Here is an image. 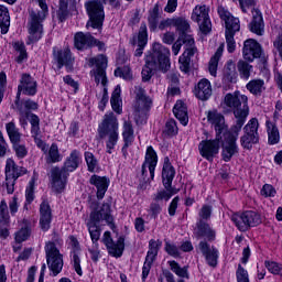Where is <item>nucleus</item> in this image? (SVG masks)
<instances>
[{
  "label": "nucleus",
  "mask_w": 282,
  "mask_h": 282,
  "mask_svg": "<svg viewBox=\"0 0 282 282\" xmlns=\"http://www.w3.org/2000/svg\"><path fill=\"white\" fill-rule=\"evenodd\" d=\"M171 51L161 43H154L152 53L147 55L145 65L142 68L141 75L143 83H149L153 78L154 72H163L166 74L171 68Z\"/></svg>",
  "instance_id": "nucleus-1"
},
{
  "label": "nucleus",
  "mask_w": 282,
  "mask_h": 282,
  "mask_svg": "<svg viewBox=\"0 0 282 282\" xmlns=\"http://www.w3.org/2000/svg\"><path fill=\"white\" fill-rule=\"evenodd\" d=\"M80 162H83V155L80 154V151L73 150L66 158L62 169L54 167L51 171L52 186L56 193H63V191H65V185L67 184V177H69V173H74V171L80 166Z\"/></svg>",
  "instance_id": "nucleus-2"
},
{
  "label": "nucleus",
  "mask_w": 282,
  "mask_h": 282,
  "mask_svg": "<svg viewBox=\"0 0 282 282\" xmlns=\"http://www.w3.org/2000/svg\"><path fill=\"white\" fill-rule=\"evenodd\" d=\"M63 238L57 232L52 234L51 240L45 242V254L48 270L52 272L51 276H58L63 272Z\"/></svg>",
  "instance_id": "nucleus-3"
},
{
  "label": "nucleus",
  "mask_w": 282,
  "mask_h": 282,
  "mask_svg": "<svg viewBox=\"0 0 282 282\" xmlns=\"http://www.w3.org/2000/svg\"><path fill=\"white\" fill-rule=\"evenodd\" d=\"M119 129L118 117L113 112H107L97 129L99 138L106 140L107 153L111 154L112 150L116 149L120 138Z\"/></svg>",
  "instance_id": "nucleus-4"
},
{
  "label": "nucleus",
  "mask_w": 282,
  "mask_h": 282,
  "mask_svg": "<svg viewBox=\"0 0 282 282\" xmlns=\"http://www.w3.org/2000/svg\"><path fill=\"white\" fill-rule=\"evenodd\" d=\"M39 3L41 10L29 11V21H28V32H29V42L36 43L43 39V21L47 19L50 10L47 9V2L45 0H32Z\"/></svg>",
  "instance_id": "nucleus-5"
},
{
  "label": "nucleus",
  "mask_w": 282,
  "mask_h": 282,
  "mask_svg": "<svg viewBox=\"0 0 282 282\" xmlns=\"http://www.w3.org/2000/svg\"><path fill=\"white\" fill-rule=\"evenodd\" d=\"M95 68L90 72L91 76H95V83L104 86V94L99 101L100 111H105V107L109 102V93L107 91V57L105 55H98L88 59V67Z\"/></svg>",
  "instance_id": "nucleus-6"
},
{
  "label": "nucleus",
  "mask_w": 282,
  "mask_h": 282,
  "mask_svg": "<svg viewBox=\"0 0 282 282\" xmlns=\"http://www.w3.org/2000/svg\"><path fill=\"white\" fill-rule=\"evenodd\" d=\"M182 45H185V51L180 57L178 63L181 65V70L185 72L186 74L191 69V57L195 56V52H197V48H195V39H193V35L178 36L177 41L172 46L174 56L180 54Z\"/></svg>",
  "instance_id": "nucleus-7"
},
{
  "label": "nucleus",
  "mask_w": 282,
  "mask_h": 282,
  "mask_svg": "<svg viewBox=\"0 0 282 282\" xmlns=\"http://www.w3.org/2000/svg\"><path fill=\"white\" fill-rule=\"evenodd\" d=\"M221 107L226 113L232 112L234 116H248L250 113L248 96L239 91L225 95Z\"/></svg>",
  "instance_id": "nucleus-8"
},
{
  "label": "nucleus",
  "mask_w": 282,
  "mask_h": 282,
  "mask_svg": "<svg viewBox=\"0 0 282 282\" xmlns=\"http://www.w3.org/2000/svg\"><path fill=\"white\" fill-rule=\"evenodd\" d=\"M218 14L223 21H225L226 25V43L227 51L229 54H232L235 50H237V42H235V34L241 30V24L238 18L232 17L231 13L226 10L224 7H218Z\"/></svg>",
  "instance_id": "nucleus-9"
},
{
  "label": "nucleus",
  "mask_w": 282,
  "mask_h": 282,
  "mask_svg": "<svg viewBox=\"0 0 282 282\" xmlns=\"http://www.w3.org/2000/svg\"><path fill=\"white\" fill-rule=\"evenodd\" d=\"M137 105L134 107V120L137 124H147L149 118V110L153 100L151 97L147 96V90L141 86L134 87Z\"/></svg>",
  "instance_id": "nucleus-10"
},
{
  "label": "nucleus",
  "mask_w": 282,
  "mask_h": 282,
  "mask_svg": "<svg viewBox=\"0 0 282 282\" xmlns=\"http://www.w3.org/2000/svg\"><path fill=\"white\" fill-rule=\"evenodd\" d=\"M89 20L86 24L87 30L93 28L94 30H102V23H105V7L102 2L98 0H91L85 3Z\"/></svg>",
  "instance_id": "nucleus-11"
},
{
  "label": "nucleus",
  "mask_w": 282,
  "mask_h": 282,
  "mask_svg": "<svg viewBox=\"0 0 282 282\" xmlns=\"http://www.w3.org/2000/svg\"><path fill=\"white\" fill-rule=\"evenodd\" d=\"M231 221L241 232H246L249 228H254L261 224V215L257 212L247 210L242 214H234L231 216Z\"/></svg>",
  "instance_id": "nucleus-12"
},
{
  "label": "nucleus",
  "mask_w": 282,
  "mask_h": 282,
  "mask_svg": "<svg viewBox=\"0 0 282 282\" xmlns=\"http://www.w3.org/2000/svg\"><path fill=\"white\" fill-rule=\"evenodd\" d=\"M254 144H259V120L252 118L243 127V135L240 137V145L247 151H251Z\"/></svg>",
  "instance_id": "nucleus-13"
},
{
  "label": "nucleus",
  "mask_w": 282,
  "mask_h": 282,
  "mask_svg": "<svg viewBox=\"0 0 282 282\" xmlns=\"http://www.w3.org/2000/svg\"><path fill=\"white\" fill-rule=\"evenodd\" d=\"M210 8L206 4L196 6L192 12V21L198 23L199 30L203 34H208L213 30V23L210 22Z\"/></svg>",
  "instance_id": "nucleus-14"
},
{
  "label": "nucleus",
  "mask_w": 282,
  "mask_h": 282,
  "mask_svg": "<svg viewBox=\"0 0 282 282\" xmlns=\"http://www.w3.org/2000/svg\"><path fill=\"white\" fill-rule=\"evenodd\" d=\"M196 252L205 257V261L209 268H217V263L219 262V249L215 246H212L206 240H200L196 246Z\"/></svg>",
  "instance_id": "nucleus-15"
},
{
  "label": "nucleus",
  "mask_w": 282,
  "mask_h": 282,
  "mask_svg": "<svg viewBox=\"0 0 282 282\" xmlns=\"http://www.w3.org/2000/svg\"><path fill=\"white\" fill-rule=\"evenodd\" d=\"M102 243L106 246L111 257H116L117 259L122 257V253L124 252V237L120 236L117 242H113L111 231H105L102 236Z\"/></svg>",
  "instance_id": "nucleus-16"
},
{
  "label": "nucleus",
  "mask_w": 282,
  "mask_h": 282,
  "mask_svg": "<svg viewBox=\"0 0 282 282\" xmlns=\"http://www.w3.org/2000/svg\"><path fill=\"white\" fill-rule=\"evenodd\" d=\"M21 94L24 96H36V82L30 74H22L15 100L20 102Z\"/></svg>",
  "instance_id": "nucleus-17"
},
{
  "label": "nucleus",
  "mask_w": 282,
  "mask_h": 282,
  "mask_svg": "<svg viewBox=\"0 0 282 282\" xmlns=\"http://www.w3.org/2000/svg\"><path fill=\"white\" fill-rule=\"evenodd\" d=\"M198 151L205 160L213 162L215 155L219 153V138L214 140H203L198 144Z\"/></svg>",
  "instance_id": "nucleus-18"
},
{
  "label": "nucleus",
  "mask_w": 282,
  "mask_h": 282,
  "mask_svg": "<svg viewBox=\"0 0 282 282\" xmlns=\"http://www.w3.org/2000/svg\"><path fill=\"white\" fill-rule=\"evenodd\" d=\"M90 208L93 212L90 213V218L95 217L97 219V223L100 224V221H106L107 224L111 225L113 224V216H111V206L109 204H102L98 208V203L93 202L90 204Z\"/></svg>",
  "instance_id": "nucleus-19"
},
{
  "label": "nucleus",
  "mask_w": 282,
  "mask_h": 282,
  "mask_svg": "<svg viewBox=\"0 0 282 282\" xmlns=\"http://www.w3.org/2000/svg\"><path fill=\"white\" fill-rule=\"evenodd\" d=\"M53 59L57 64L58 69H63V67L72 69L74 65V58L69 48L53 47Z\"/></svg>",
  "instance_id": "nucleus-20"
},
{
  "label": "nucleus",
  "mask_w": 282,
  "mask_h": 282,
  "mask_svg": "<svg viewBox=\"0 0 282 282\" xmlns=\"http://www.w3.org/2000/svg\"><path fill=\"white\" fill-rule=\"evenodd\" d=\"M155 166H158V153L153 147H148L145 152V160L142 164L141 173L143 177H147V169L149 170L151 180L155 177Z\"/></svg>",
  "instance_id": "nucleus-21"
},
{
  "label": "nucleus",
  "mask_w": 282,
  "mask_h": 282,
  "mask_svg": "<svg viewBox=\"0 0 282 282\" xmlns=\"http://www.w3.org/2000/svg\"><path fill=\"white\" fill-rule=\"evenodd\" d=\"M242 54L245 61L252 63L254 58L261 57V44L252 39L245 41Z\"/></svg>",
  "instance_id": "nucleus-22"
},
{
  "label": "nucleus",
  "mask_w": 282,
  "mask_h": 282,
  "mask_svg": "<svg viewBox=\"0 0 282 282\" xmlns=\"http://www.w3.org/2000/svg\"><path fill=\"white\" fill-rule=\"evenodd\" d=\"M193 235L195 239H207L208 241H215V230L205 220H197Z\"/></svg>",
  "instance_id": "nucleus-23"
},
{
  "label": "nucleus",
  "mask_w": 282,
  "mask_h": 282,
  "mask_svg": "<svg viewBox=\"0 0 282 282\" xmlns=\"http://www.w3.org/2000/svg\"><path fill=\"white\" fill-rule=\"evenodd\" d=\"M69 246L72 248V263L73 268L78 274V276H83V268L80 267V243L76 237H69Z\"/></svg>",
  "instance_id": "nucleus-24"
},
{
  "label": "nucleus",
  "mask_w": 282,
  "mask_h": 282,
  "mask_svg": "<svg viewBox=\"0 0 282 282\" xmlns=\"http://www.w3.org/2000/svg\"><path fill=\"white\" fill-rule=\"evenodd\" d=\"M132 45H138L134 56H142L147 43H149V33L147 31V23H141L138 36H134L131 41Z\"/></svg>",
  "instance_id": "nucleus-25"
},
{
  "label": "nucleus",
  "mask_w": 282,
  "mask_h": 282,
  "mask_svg": "<svg viewBox=\"0 0 282 282\" xmlns=\"http://www.w3.org/2000/svg\"><path fill=\"white\" fill-rule=\"evenodd\" d=\"M52 225V207H50V203L44 200L40 205V227L44 232L50 230Z\"/></svg>",
  "instance_id": "nucleus-26"
},
{
  "label": "nucleus",
  "mask_w": 282,
  "mask_h": 282,
  "mask_svg": "<svg viewBox=\"0 0 282 282\" xmlns=\"http://www.w3.org/2000/svg\"><path fill=\"white\" fill-rule=\"evenodd\" d=\"M249 30L258 36H263L265 24L263 23V14L259 9L252 10V21L249 24Z\"/></svg>",
  "instance_id": "nucleus-27"
},
{
  "label": "nucleus",
  "mask_w": 282,
  "mask_h": 282,
  "mask_svg": "<svg viewBox=\"0 0 282 282\" xmlns=\"http://www.w3.org/2000/svg\"><path fill=\"white\" fill-rule=\"evenodd\" d=\"M237 153H239V145H237V140L228 139L225 137L221 151V158L224 162H230V160H232Z\"/></svg>",
  "instance_id": "nucleus-28"
},
{
  "label": "nucleus",
  "mask_w": 282,
  "mask_h": 282,
  "mask_svg": "<svg viewBox=\"0 0 282 282\" xmlns=\"http://www.w3.org/2000/svg\"><path fill=\"white\" fill-rule=\"evenodd\" d=\"M194 94L198 100H208L213 96L210 80L206 78L200 79L194 89Z\"/></svg>",
  "instance_id": "nucleus-29"
},
{
  "label": "nucleus",
  "mask_w": 282,
  "mask_h": 282,
  "mask_svg": "<svg viewBox=\"0 0 282 282\" xmlns=\"http://www.w3.org/2000/svg\"><path fill=\"white\" fill-rule=\"evenodd\" d=\"M28 170L17 165L13 159H7L6 161V177L19 180L22 175H25Z\"/></svg>",
  "instance_id": "nucleus-30"
},
{
  "label": "nucleus",
  "mask_w": 282,
  "mask_h": 282,
  "mask_svg": "<svg viewBox=\"0 0 282 282\" xmlns=\"http://www.w3.org/2000/svg\"><path fill=\"white\" fill-rule=\"evenodd\" d=\"M96 39L91 36V33L78 32L75 34V47L77 50H87V47H94Z\"/></svg>",
  "instance_id": "nucleus-31"
},
{
  "label": "nucleus",
  "mask_w": 282,
  "mask_h": 282,
  "mask_svg": "<svg viewBox=\"0 0 282 282\" xmlns=\"http://www.w3.org/2000/svg\"><path fill=\"white\" fill-rule=\"evenodd\" d=\"M175 177V167L171 164L169 156L164 159L162 180L164 188H169L173 184V178Z\"/></svg>",
  "instance_id": "nucleus-32"
},
{
  "label": "nucleus",
  "mask_w": 282,
  "mask_h": 282,
  "mask_svg": "<svg viewBox=\"0 0 282 282\" xmlns=\"http://www.w3.org/2000/svg\"><path fill=\"white\" fill-rule=\"evenodd\" d=\"M90 184L97 188V197L102 199L105 197V193L109 188V180L105 176L93 175L90 177Z\"/></svg>",
  "instance_id": "nucleus-33"
},
{
  "label": "nucleus",
  "mask_w": 282,
  "mask_h": 282,
  "mask_svg": "<svg viewBox=\"0 0 282 282\" xmlns=\"http://www.w3.org/2000/svg\"><path fill=\"white\" fill-rule=\"evenodd\" d=\"M236 123L230 128L229 132L226 134L225 138H228L229 140H238L239 133L241 132V129L243 128V124H246V120L248 118V115H240L235 116Z\"/></svg>",
  "instance_id": "nucleus-34"
},
{
  "label": "nucleus",
  "mask_w": 282,
  "mask_h": 282,
  "mask_svg": "<svg viewBox=\"0 0 282 282\" xmlns=\"http://www.w3.org/2000/svg\"><path fill=\"white\" fill-rule=\"evenodd\" d=\"M122 138H123V147L122 152L127 153V149L133 144L134 135H133V124H131V121H124L123 122V130H122Z\"/></svg>",
  "instance_id": "nucleus-35"
},
{
  "label": "nucleus",
  "mask_w": 282,
  "mask_h": 282,
  "mask_svg": "<svg viewBox=\"0 0 282 282\" xmlns=\"http://www.w3.org/2000/svg\"><path fill=\"white\" fill-rule=\"evenodd\" d=\"M246 89H248L252 96L259 98L263 96V91H265V80L261 78L251 79L247 83Z\"/></svg>",
  "instance_id": "nucleus-36"
},
{
  "label": "nucleus",
  "mask_w": 282,
  "mask_h": 282,
  "mask_svg": "<svg viewBox=\"0 0 282 282\" xmlns=\"http://www.w3.org/2000/svg\"><path fill=\"white\" fill-rule=\"evenodd\" d=\"M98 218L96 216H93V219L89 218L87 223L88 232L90 235V239L94 243V246H98V241L100 240V226H98Z\"/></svg>",
  "instance_id": "nucleus-37"
},
{
  "label": "nucleus",
  "mask_w": 282,
  "mask_h": 282,
  "mask_svg": "<svg viewBox=\"0 0 282 282\" xmlns=\"http://www.w3.org/2000/svg\"><path fill=\"white\" fill-rule=\"evenodd\" d=\"M158 250L156 249H152L151 247H149L147 257H145V261L143 263V268H142V281H147V278L149 276V272H151V265H153V261H155V258L158 257Z\"/></svg>",
  "instance_id": "nucleus-38"
},
{
  "label": "nucleus",
  "mask_w": 282,
  "mask_h": 282,
  "mask_svg": "<svg viewBox=\"0 0 282 282\" xmlns=\"http://www.w3.org/2000/svg\"><path fill=\"white\" fill-rule=\"evenodd\" d=\"M173 113L177 120H180L181 124L183 127H186L188 124V109L186 108V105L182 101H176Z\"/></svg>",
  "instance_id": "nucleus-39"
},
{
  "label": "nucleus",
  "mask_w": 282,
  "mask_h": 282,
  "mask_svg": "<svg viewBox=\"0 0 282 282\" xmlns=\"http://www.w3.org/2000/svg\"><path fill=\"white\" fill-rule=\"evenodd\" d=\"M148 25L151 32H155L160 25V4H155L148 15Z\"/></svg>",
  "instance_id": "nucleus-40"
},
{
  "label": "nucleus",
  "mask_w": 282,
  "mask_h": 282,
  "mask_svg": "<svg viewBox=\"0 0 282 282\" xmlns=\"http://www.w3.org/2000/svg\"><path fill=\"white\" fill-rule=\"evenodd\" d=\"M121 91L122 90L120 89V86H116L110 98V105L112 110L119 115L122 113V99L120 98Z\"/></svg>",
  "instance_id": "nucleus-41"
},
{
  "label": "nucleus",
  "mask_w": 282,
  "mask_h": 282,
  "mask_svg": "<svg viewBox=\"0 0 282 282\" xmlns=\"http://www.w3.org/2000/svg\"><path fill=\"white\" fill-rule=\"evenodd\" d=\"M0 29L1 34H8L10 30V12L6 6H0Z\"/></svg>",
  "instance_id": "nucleus-42"
},
{
  "label": "nucleus",
  "mask_w": 282,
  "mask_h": 282,
  "mask_svg": "<svg viewBox=\"0 0 282 282\" xmlns=\"http://www.w3.org/2000/svg\"><path fill=\"white\" fill-rule=\"evenodd\" d=\"M224 54V44H220V46L217 48L216 53L209 61V74L210 76H217V67L219 66V58H221V55Z\"/></svg>",
  "instance_id": "nucleus-43"
},
{
  "label": "nucleus",
  "mask_w": 282,
  "mask_h": 282,
  "mask_svg": "<svg viewBox=\"0 0 282 282\" xmlns=\"http://www.w3.org/2000/svg\"><path fill=\"white\" fill-rule=\"evenodd\" d=\"M267 131L269 135V144H279L281 134L279 133L276 124L271 121H267Z\"/></svg>",
  "instance_id": "nucleus-44"
},
{
  "label": "nucleus",
  "mask_w": 282,
  "mask_h": 282,
  "mask_svg": "<svg viewBox=\"0 0 282 282\" xmlns=\"http://www.w3.org/2000/svg\"><path fill=\"white\" fill-rule=\"evenodd\" d=\"M224 80L227 83H235L237 80V66L235 65V62H227L224 69Z\"/></svg>",
  "instance_id": "nucleus-45"
},
{
  "label": "nucleus",
  "mask_w": 282,
  "mask_h": 282,
  "mask_svg": "<svg viewBox=\"0 0 282 282\" xmlns=\"http://www.w3.org/2000/svg\"><path fill=\"white\" fill-rule=\"evenodd\" d=\"M6 131L11 143L21 142V132H19V128H17L14 121H10L6 124Z\"/></svg>",
  "instance_id": "nucleus-46"
},
{
  "label": "nucleus",
  "mask_w": 282,
  "mask_h": 282,
  "mask_svg": "<svg viewBox=\"0 0 282 282\" xmlns=\"http://www.w3.org/2000/svg\"><path fill=\"white\" fill-rule=\"evenodd\" d=\"M167 265L180 279H188V267H181L175 260L167 261Z\"/></svg>",
  "instance_id": "nucleus-47"
},
{
  "label": "nucleus",
  "mask_w": 282,
  "mask_h": 282,
  "mask_svg": "<svg viewBox=\"0 0 282 282\" xmlns=\"http://www.w3.org/2000/svg\"><path fill=\"white\" fill-rule=\"evenodd\" d=\"M173 28H176L177 32H180V36H191V34H186L188 30H191V24L184 18H174Z\"/></svg>",
  "instance_id": "nucleus-48"
},
{
  "label": "nucleus",
  "mask_w": 282,
  "mask_h": 282,
  "mask_svg": "<svg viewBox=\"0 0 282 282\" xmlns=\"http://www.w3.org/2000/svg\"><path fill=\"white\" fill-rule=\"evenodd\" d=\"M207 120L210 124H214L216 129H219L224 124V115L217 110H209L207 112Z\"/></svg>",
  "instance_id": "nucleus-49"
},
{
  "label": "nucleus",
  "mask_w": 282,
  "mask_h": 282,
  "mask_svg": "<svg viewBox=\"0 0 282 282\" xmlns=\"http://www.w3.org/2000/svg\"><path fill=\"white\" fill-rule=\"evenodd\" d=\"M63 160V156L61 155V152L58 151V145L53 143L48 150V154L46 156L47 164H56V162H61Z\"/></svg>",
  "instance_id": "nucleus-50"
},
{
  "label": "nucleus",
  "mask_w": 282,
  "mask_h": 282,
  "mask_svg": "<svg viewBox=\"0 0 282 282\" xmlns=\"http://www.w3.org/2000/svg\"><path fill=\"white\" fill-rule=\"evenodd\" d=\"M264 268L275 276H282V264L279 262L265 260L264 261Z\"/></svg>",
  "instance_id": "nucleus-51"
},
{
  "label": "nucleus",
  "mask_w": 282,
  "mask_h": 282,
  "mask_svg": "<svg viewBox=\"0 0 282 282\" xmlns=\"http://www.w3.org/2000/svg\"><path fill=\"white\" fill-rule=\"evenodd\" d=\"M238 72L241 78H245V80H248V78H250V72H252V65H250L246 61L240 59L238 62Z\"/></svg>",
  "instance_id": "nucleus-52"
},
{
  "label": "nucleus",
  "mask_w": 282,
  "mask_h": 282,
  "mask_svg": "<svg viewBox=\"0 0 282 282\" xmlns=\"http://www.w3.org/2000/svg\"><path fill=\"white\" fill-rule=\"evenodd\" d=\"M30 118L32 138H39V133H41V119L34 113H32Z\"/></svg>",
  "instance_id": "nucleus-53"
},
{
  "label": "nucleus",
  "mask_w": 282,
  "mask_h": 282,
  "mask_svg": "<svg viewBox=\"0 0 282 282\" xmlns=\"http://www.w3.org/2000/svg\"><path fill=\"white\" fill-rule=\"evenodd\" d=\"M166 191H161L155 194V202H162V199H165V202H169L173 195L177 193V191L173 189L171 185L169 187H165Z\"/></svg>",
  "instance_id": "nucleus-54"
},
{
  "label": "nucleus",
  "mask_w": 282,
  "mask_h": 282,
  "mask_svg": "<svg viewBox=\"0 0 282 282\" xmlns=\"http://www.w3.org/2000/svg\"><path fill=\"white\" fill-rule=\"evenodd\" d=\"M11 144L18 160H23L28 156V148L25 144H21V141L12 142Z\"/></svg>",
  "instance_id": "nucleus-55"
},
{
  "label": "nucleus",
  "mask_w": 282,
  "mask_h": 282,
  "mask_svg": "<svg viewBox=\"0 0 282 282\" xmlns=\"http://www.w3.org/2000/svg\"><path fill=\"white\" fill-rule=\"evenodd\" d=\"M15 109L20 113V124L22 127H26L28 117L30 116V111L23 109V104H21V101H19V100H15Z\"/></svg>",
  "instance_id": "nucleus-56"
},
{
  "label": "nucleus",
  "mask_w": 282,
  "mask_h": 282,
  "mask_svg": "<svg viewBox=\"0 0 282 282\" xmlns=\"http://www.w3.org/2000/svg\"><path fill=\"white\" fill-rule=\"evenodd\" d=\"M85 160H86V164L88 166V171L90 173H94V171H96V169H98V159H96L94 153L85 152Z\"/></svg>",
  "instance_id": "nucleus-57"
},
{
  "label": "nucleus",
  "mask_w": 282,
  "mask_h": 282,
  "mask_svg": "<svg viewBox=\"0 0 282 282\" xmlns=\"http://www.w3.org/2000/svg\"><path fill=\"white\" fill-rule=\"evenodd\" d=\"M10 223V213L8 212V203L6 200L0 202V224Z\"/></svg>",
  "instance_id": "nucleus-58"
},
{
  "label": "nucleus",
  "mask_w": 282,
  "mask_h": 282,
  "mask_svg": "<svg viewBox=\"0 0 282 282\" xmlns=\"http://www.w3.org/2000/svg\"><path fill=\"white\" fill-rule=\"evenodd\" d=\"M68 8V1L67 0H59V8L57 11V17L59 21H65L67 19V14H69V11H67Z\"/></svg>",
  "instance_id": "nucleus-59"
},
{
  "label": "nucleus",
  "mask_w": 282,
  "mask_h": 282,
  "mask_svg": "<svg viewBox=\"0 0 282 282\" xmlns=\"http://www.w3.org/2000/svg\"><path fill=\"white\" fill-rule=\"evenodd\" d=\"M30 228H21L18 232H15V242L23 243V241H28V239H30Z\"/></svg>",
  "instance_id": "nucleus-60"
},
{
  "label": "nucleus",
  "mask_w": 282,
  "mask_h": 282,
  "mask_svg": "<svg viewBox=\"0 0 282 282\" xmlns=\"http://www.w3.org/2000/svg\"><path fill=\"white\" fill-rule=\"evenodd\" d=\"M15 50L19 52V55L15 58L17 63L24 62L25 58H28V51H25V45L15 43Z\"/></svg>",
  "instance_id": "nucleus-61"
},
{
  "label": "nucleus",
  "mask_w": 282,
  "mask_h": 282,
  "mask_svg": "<svg viewBox=\"0 0 282 282\" xmlns=\"http://www.w3.org/2000/svg\"><path fill=\"white\" fill-rule=\"evenodd\" d=\"M213 214V208L208 205H204L198 213V221H208V218Z\"/></svg>",
  "instance_id": "nucleus-62"
},
{
  "label": "nucleus",
  "mask_w": 282,
  "mask_h": 282,
  "mask_svg": "<svg viewBox=\"0 0 282 282\" xmlns=\"http://www.w3.org/2000/svg\"><path fill=\"white\" fill-rule=\"evenodd\" d=\"M237 282H250V279L248 278V271L241 267V264L238 265V269L236 271Z\"/></svg>",
  "instance_id": "nucleus-63"
},
{
  "label": "nucleus",
  "mask_w": 282,
  "mask_h": 282,
  "mask_svg": "<svg viewBox=\"0 0 282 282\" xmlns=\"http://www.w3.org/2000/svg\"><path fill=\"white\" fill-rule=\"evenodd\" d=\"M165 133L167 135H177V123L174 119H171L165 123Z\"/></svg>",
  "instance_id": "nucleus-64"
}]
</instances>
